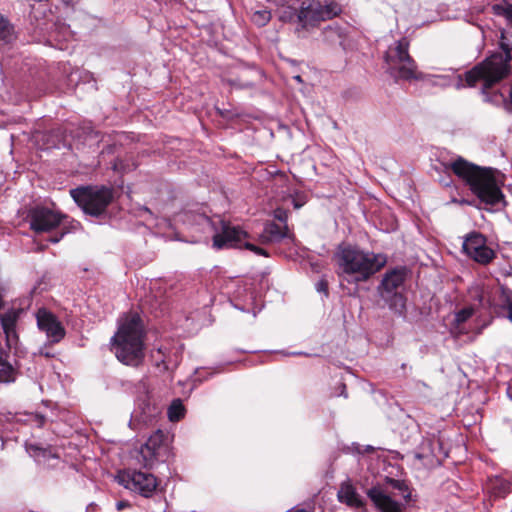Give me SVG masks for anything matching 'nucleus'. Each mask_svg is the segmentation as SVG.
I'll use <instances>...</instances> for the list:
<instances>
[{
    "instance_id": "nucleus-1",
    "label": "nucleus",
    "mask_w": 512,
    "mask_h": 512,
    "mask_svg": "<svg viewBox=\"0 0 512 512\" xmlns=\"http://www.w3.org/2000/svg\"><path fill=\"white\" fill-rule=\"evenodd\" d=\"M453 173L463 180L478 199L498 210L504 206L500 175L491 168H482L459 157L450 164Z\"/></svg>"
},
{
    "instance_id": "nucleus-2",
    "label": "nucleus",
    "mask_w": 512,
    "mask_h": 512,
    "mask_svg": "<svg viewBox=\"0 0 512 512\" xmlns=\"http://www.w3.org/2000/svg\"><path fill=\"white\" fill-rule=\"evenodd\" d=\"M144 326L137 313H129L119 319L118 330L111 338V349L123 364L137 367L145 357Z\"/></svg>"
},
{
    "instance_id": "nucleus-3",
    "label": "nucleus",
    "mask_w": 512,
    "mask_h": 512,
    "mask_svg": "<svg viewBox=\"0 0 512 512\" xmlns=\"http://www.w3.org/2000/svg\"><path fill=\"white\" fill-rule=\"evenodd\" d=\"M385 62L389 73L397 80H421L440 87L454 84L452 76L449 74L434 75L419 71L416 62L409 55V41L405 37L389 46L385 53Z\"/></svg>"
},
{
    "instance_id": "nucleus-4",
    "label": "nucleus",
    "mask_w": 512,
    "mask_h": 512,
    "mask_svg": "<svg viewBox=\"0 0 512 512\" xmlns=\"http://www.w3.org/2000/svg\"><path fill=\"white\" fill-rule=\"evenodd\" d=\"M336 259L340 274L352 282H363L380 271L387 263V256L362 250L356 246H340Z\"/></svg>"
},
{
    "instance_id": "nucleus-5",
    "label": "nucleus",
    "mask_w": 512,
    "mask_h": 512,
    "mask_svg": "<svg viewBox=\"0 0 512 512\" xmlns=\"http://www.w3.org/2000/svg\"><path fill=\"white\" fill-rule=\"evenodd\" d=\"M502 50L487 57L484 61L466 72L468 86L483 83V92L508 76L511 68V52L508 45L501 44Z\"/></svg>"
},
{
    "instance_id": "nucleus-6",
    "label": "nucleus",
    "mask_w": 512,
    "mask_h": 512,
    "mask_svg": "<svg viewBox=\"0 0 512 512\" xmlns=\"http://www.w3.org/2000/svg\"><path fill=\"white\" fill-rule=\"evenodd\" d=\"M297 26L295 29L299 38L306 37L305 33L317 27L322 21L329 20L341 12L335 1L304 0L299 10H295Z\"/></svg>"
},
{
    "instance_id": "nucleus-7",
    "label": "nucleus",
    "mask_w": 512,
    "mask_h": 512,
    "mask_svg": "<svg viewBox=\"0 0 512 512\" xmlns=\"http://www.w3.org/2000/svg\"><path fill=\"white\" fill-rule=\"evenodd\" d=\"M71 197L84 213L99 216L113 199V191L107 187H79L70 191Z\"/></svg>"
},
{
    "instance_id": "nucleus-8",
    "label": "nucleus",
    "mask_w": 512,
    "mask_h": 512,
    "mask_svg": "<svg viewBox=\"0 0 512 512\" xmlns=\"http://www.w3.org/2000/svg\"><path fill=\"white\" fill-rule=\"evenodd\" d=\"M391 489L401 491L402 497L406 502L410 499L407 486L403 482L393 479H390L384 486L376 485L371 487L367 490V496L380 512H403L404 504L394 499Z\"/></svg>"
},
{
    "instance_id": "nucleus-9",
    "label": "nucleus",
    "mask_w": 512,
    "mask_h": 512,
    "mask_svg": "<svg viewBox=\"0 0 512 512\" xmlns=\"http://www.w3.org/2000/svg\"><path fill=\"white\" fill-rule=\"evenodd\" d=\"M405 280L404 269H394L387 272L381 282V297L390 308L401 314L405 308V298L398 292Z\"/></svg>"
},
{
    "instance_id": "nucleus-10",
    "label": "nucleus",
    "mask_w": 512,
    "mask_h": 512,
    "mask_svg": "<svg viewBox=\"0 0 512 512\" xmlns=\"http://www.w3.org/2000/svg\"><path fill=\"white\" fill-rule=\"evenodd\" d=\"M116 480L124 488L145 498L151 497L158 486L153 474L136 470L120 471Z\"/></svg>"
},
{
    "instance_id": "nucleus-11",
    "label": "nucleus",
    "mask_w": 512,
    "mask_h": 512,
    "mask_svg": "<svg viewBox=\"0 0 512 512\" xmlns=\"http://www.w3.org/2000/svg\"><path fill=\"white\" fill-rule=\"evenodd\" d=\"M247 237V233L242 230L239 226H232L229 224H223L221 233H217L213 237V247L216 249H223L227 247H242L253 251L257 255L268 256L267 251L257 247L249 242L243 243V240Z\"/></svg>"
},
{
    "instance_id": "nucleus-12",
    "label": "nucleus",
    "mask_w": 512,
    "mask_h": 512,
    "mask_svg": "<svg viewBox=\"0 0 512 512\" xmlns=\"http://www.w3.org/2000/svg\"><path fill=\"white\" fill-rule=\"evenodd\" d=\"M164 438V434L157 431L141 446L138 462L145 468L153 469L158 463L165 461L168 447L164 444Z\"/></svg>"
},
{
    "instance_id": "nucleus-13",
    "label": "nucleus",
    "mask_w": 512,
    "mask_h": 512,
    "mask_svg": "<svg viewBox=\"0 0 512 512\" xmlns=\"http://www.w3.org/2000/svg\"><path fill=\"white\" fill-rule=\"evenodd\" d=\"M64 215L43 206H36L28 213L30 228L36 233H49L60 226Z\"/></svg>"
},
{
    "instance_id": "nucleus-14",
    "label": "nucleus",
    "mask_w": 512,
    "mask_h": 512,
    "mask_svg": "<svg viewBox=\"0 0 512 512\" xmlns=\"http://www.w3.org/2000/svg\"><path fill=\"white\" fill-rule=\"evenodd\" d=\"M35 317L38 329L45 333L50 344L59 343L64 338L65 328L52 312L46 308H40Z\"/></svg>"
},
{
    "instance_id": "nucleus-15",
    "label": "nucleus",
    "mask_w": 512,
    "mask_h": 512,
    "mask_svg": "<svg viewBox=\"0 0 512 512\" xmlns=\"http://www.w3.org/2000/svg\"><path fill=\"white\" fill-rule=\"evenodd\" d=\"M464 252L480 264H488L494 258V251L486 245V239L479 233H471L463 241Z\"/></svg>"
},
{
    "instance_id": "nucleus-16",
    "label": "nucleus",
    "mask_w": 512,
    "mask_h": 512,
    "mask_svg": "<svg viewBox=\"0 0 512 512\" xmlns=\"http://www.w3.org/2000/svg\"><path fill=\"white\" fill-rule=\"evenodd\" d=\"M22 313L23 309L14 307L3 312L0 310V325L9 349L16 348L18 345L17 323Z\"/></svg>"
},
{
    "instance_id": "nucleus-17",
    "label": "nucleus",
    "mask_w": 512,
    "mask_h": 512,
    "mask_svg": "<svg viewBox=\"0 0 512 512\" xmlns=\"http://www.w3.org/2000/svg\"><path fill=\"white\" fill-rule=\"evenodd\" d=\"M159 413V407L151 403L149 399L139 400L136 409L132 413L131 422H138L148 426L153 423Z\"/></svg>"
},
{
    "instance_id": "nucleus-18",
    "label": "nucleus",
    "mask_w": 512,
    "mask_h": 512,
    "mask_svg": "<svg viewBox=\"0 0 512 512\" xmlns=\"http://www.w3.org/2000/svg\"><path fill=\"white\" fill-rule=\"evenodd\" d=\"M338 498L340 502L345 503L347 506L355 509L356 511H365V502L363 498L357 493L356 489L349 482H344L338 491Z\"/></svg>"
},
{
    "instance_id": "nucleus-19",
    "label": "nucleus",
    "mask_w": 512,
    "mask_h": 512,
    "mask_svg": "<svg viewBox=\"0 0 512 512\" xmlns=\"http://www.w3.org/2000/svg\"><path fill=\"white\" fill-rule=\"evenodd\" d=\"M323 43L329 46L340 45L345 49V30L339 24L326 26L321 33Z\"/></svg>"
},
{
    "instance_id": "nucleus-20",
    "label": "nucleus",
    "mask_w": 512,
    "mask_h": 512,
    "mask_svg": "<svg viewBox=\"0 0 512 512\" xmlns=\"http://www.w3.org/2000/svg\"><path fill=\"white\" fill-rule=\"evenodd\" d=\"M287 236V229L271 222L265 225L263 233L261 234V240L263 243L279 242Z\"/></svg>"
},
{
    "instance_id": "nucleus-21",
    "label": "nucleus",
    "mask_w": 512,
    "mask_h": 512,
    "mask_svg": "<svg viewBox=\"0 0 512 512\" xmlns=\"http://www.w3.org/2000/svg\"><path fill=\"white\" fill-rule=\"evenodd\" d=\"M53 26L54 28L51 31L50 37L57 42L59 49H66V47L61 44V41H69L73 37L72 31L69 26L61 23L59 20H57Z\"/></svg>"
},
{
    "instance_id": "nucleus-22",
    "label": "nucleus",
    "mask_w": 512,
    "mask_h": 512,
    "mask_svg": "<svg viewBox=\"0 0 512 512\" xmlns=\"http://www.w3.org/2000/svg\"><path fill=\"white\" fill-rule=\"evenodd\" d=\"M16 378V371L7 360V354L0 349V382H13Z\"/></svg>"
},
{
    "instance_id": "nucleus-23",
    "label": "nucleus",
    "mask_w": 512,
    "mask_h": 512,
    "mask_svg": "<svg viewBox=\"0 0 512 512\" xmlns=\"http://www.w3.org/2000/svg\"><path fill=\"white\" fill-rule=\"evenodd\" d=\"M510 482L502 479V478H495L494 480H491L488 489L495 497H504L507 493L510 491Z\"/></svg>"
},
{
    "instance_id": "nucleus-24",
    "label": "nucleus",
    "mask_w": 512,
    "mask_h": 512,
    "mask_svg": "<svg viewBox=\"0 0 512 512\" xmlns=\"http://www.w3.org/2000/svg\"><path fill=\"white\" fill-rule=\"evenodd\" d=\"M168 418L172 422H177L184 417L185 408L180 399H175L168 408Z\"/></svg>"
},
{
    "instance_id": "nucleus-25",
    "label": "nucleus",
    "mask_w": 512,
    "mask_h": 512,
    "mask_svg": "<svg viewBox=\"0 0 512 512\" xmlns=\"http://www.w3.org/2000/svg\"><path fill=\"white\" fill-rule=\"evenodd\" d=\"M26 450L29 453L30 456L34 457L37 462H41L42 459H46L49 457H54L51 453V451L41 448L34 444H27Z\"/></svg>"
},
{
    "instance_id": "nucleus-26",
    "label": "nucleus",
    "mask_w": 512,
    "mask_h": 512,
    "mask_svg": "<svg viewBox=\"0 0 512 512\" xmlns=\"http://www.w3.org/2000/svg\"><path fill=\"white\" fill-rule=\"evenodd\" d=\"M494 10L497 15L503 16L508 25L512 27V3L497 4L494 6Z\"/></svg>"
},
{
    "instance_id": "nucleus-27",
    "label": "nucleus",
    "mask_w": 512,
    "mask_h": 512,
    "mask_svg": "<svg viewBox=\"0 0 512 512\" xmlns=\"http://www.w3.org/2000/svg\"><path fill=\"white\" fill-rule=\"evenodd\" d=\"M13 38L12 27L7 20L0 17V43H8Z\"/></svg>"
},
{
    "instance_id": "nucleus-28",
    "label": "nucleus",
    "mask_w": 512,
    "mask_h": 512,
    "mask_svg": "<svg viewBox=\"0 0 512 512\" xmlns=\"http://www.w3.org/2000/svg\"><path fill=\"white\" fill-rule=\"evenodd\" d=\"M254 24L259 27L265 26L271 20V13L268 10H258L251 17Z\"/></svg>"
},
{
    "instance_id": "nucleus-29",
    "label": "nucleus",
    "mask_w": 512,
    "mask_h": 512,
    "mask_svg": "<svg viewBox=\"0 0 512 512\" xmlns=\"http://www.w3.org/2000/svg\"><path fill=\"white\" fill-rule=\"evenodd\" d=\"M474 310L472 308H464L455 314V322L457 326L467 321L472 315Z\"/></svg>"
},
{
    "instance_id": "nucleus-30",
    "label": "nucleus",
    "mask_w": 512,
    "mask_h": 512,
    "mask_svg": "<svg viewBox=\"0 0 512 512\" xmlns=\"http://www.w3.org/2000/svg\"><path fill=\"white\" fill-rule=\"evenodd\" d=\"M503 296L504 305L508 309V318L512 322V291H505Z\"/></svg>"
},
{
    "instance_id": "nucleus-31",
    "label": "nucleus",
    "mask_w": 512,
    "mask_h": 512,
    "mask_svg": "<svg viewBox=\"0 0 512 512\" xmlns=\"http://www.w3.org/2000/svg\"><path fill=\"white\" fill-rule=\"evenodd\" d=\"M274 217L277 220H279L280 222L284 223V228L287 229L286 222H287V219H288V214H287V212L284 209H281V208L276 209L274 211Z\"/></svg>"
},
{
    "instance_id": "nucleus-32",
    "label": "nucleus",
    "mask_w": 512,
    "mask_h": 512,
    "mask_svg": "<svg viewBox=\"0 0 512 512\" xmlns=\"http://www.w3.org/2000/svg\"><path fill=\"white\" fill-rule=\"evenodd\" d=\"M67 233V231L62 230L61 232L57 233L55 236L49 237L48 241L51 243H58L64 235Z\"/></svg>"
},
{
    "instance_id": "nucleus-33",
    "label": "nucleus",
    "mask_w": 512,
    "mask_h": 512,
    "mask_svg": "<svg viewBox=\"0 0 512 512\" xmlns=\"http://www.w3.org/2000/svg\"><path fill=\"white\" fill-rule=\"evenodd\" d=\"M454 85H455V87H456L457 89L463 88V87L465 86V85H464V83H463V77H462V75H457V76H456V82H455V84H454Z\"/></svg>"
},
{
    "instance_id": "nucleus-34",
    "label": "nucleus",
    "mask_w": 512,
    "mask_h": 512,
    "mask_svg": "<svg viewBox=\"0 0 512 512\" xmlns=\"http://www.w3.org/2000/svg\"><path fill=\"white\" fill-rule=\"evenodd\" d=\"M316 288H317L318 292H326L327 291V284L324 281H320L319 283H317Z\"/></svg>"
},
{
    "instance_id": "nucleus-35",
    "label": "nucleus",
    "mask_w": 512,
    "mask_h": 512,
    "mask_svg": "<svg viewBox=\"0 0 512 512\" xmlns=\"http://www.w3.org/2000/svg\"><path fill=\"white\" fill-rule=\"evenodd\" d=\"M292 203H293L294 208L299 209V208H301L304 205L305 201L304 200L292 199Z\"/></svg>"
},
{
    "instance_id": "nucleus-36",
    "label": "nucleus",
    "mask_w": 512,
    "mask_h": 512,
    "mask_svg": "<svg viewBox=\"0 0 512 512\" xmlns=\"http://www.w3.org/2000/svg\"><path fill=\"white\" fill-rule=\"evenodd\" d=\"M198 217H199V221H200L201 223H203V224H207V225H210V224H211V221H210V219H209L207 216H205V215H199Z\"/></svg>"
},
{
    "instance_id": "nucleus-37",
    "label": "nucleus",
    "mask_w": 512,
    "mask_h": 512,
    "mask_svg": "<svg viewBox=\"0 0 512 512\" xmlns=\"http://www.w3.org/2000/svg\"><path fill=\"white\" fill-rule=\"evenodd\" d=\"M275 1L282 6H287L288 8H291V5H290L291 0H275Z\"/></svg>"
},
{
    "instance_id": "nucleus-38",
    "label": "nucleus",
    "mask_w": 512,
    "mask_h": 512,
    "mask_svg": "<svg viewBox=\"0 0 512 512\" xmlns=\"http://www.w3.org/2000/svg\"><path fill=\"white\" fill-rule=\"evenodd\" d=\"M127 506H128V503L125 502V501H119L116 504V507H117L118 510H122V509H124Z\"/></svg>"
},
{
    "instance_id": "nucleus-39",
    "label": "nucleus",
    "mask_w": 512,
    "mask_h": 512,
    "mask_svg": "<svg viewBox=\"0 0 512 512\" xmlns=\"http://www.w3.org/2000/svg\"><path fill=\"white\" fill-rule=\"evenodd\" d=\"M35 421H36V424L38 426H42L43 423H44V417L43 416H39V415H36L35 416Z\"/></svg>"
},
{
    "instance_id": "nucleus-40",
    "label": "nucleus",
    "mask_w": 512,
    "mask_h": 512,
    "mask_svg": "<svg viewBox=\"0 0 512 512\" xmlns=\"http://www.w3.org/2000/svg\"><path fill=\"white\" fill-rule=\"evenodd\" d=\"M78 0H63V3L67 6V7H73L76 3H77Z\"/></svg>"
},
{
    "instance_id": "nucleus-41",
    "label": "nucleus",
    "mask_w": 512,
    "mask_h": 512,
    "mask_svg": "<svg viewBox=\"0 0 512 512\" xmlns=\"http://www.w3.org/2000/svg\"><path fill=\"white\" fill-rule=\"evenodd\" d=\"M3 291H4V289L0 286V310H2L3 305H4V303H3Z\"/></svg>"
},
{
    "instance_id": "nucleus-42",
    "label": "nucleus",
    "mask_w": 512,
    "mask_h": 512,
    "mask_svg": "<svg viewBox=\"0 0 512 512\" xmlns=\"http://www.w3.org/2000/svg\"><path fill=\"white\" fill-rule=\"evenodd\" d=\"M3 291H4V289L0 286V310H2L3 305H4V303H3Z\"/></svg>"
},
{
    "instance_id": "nucleus-43",
    "label": "nucleus",
    "mask_w": 512,
    "mask_h": 512,
    "mask_svg": "<svg viewBox=\"0 0 512 512\" xmlns=\"http://www.w3.org/2000/svg\"><path fill=\"white\" fill-rule=\"evenodd\" d=\"M292 17H293V14H290V15H286V12L281 16V19L283 20H292Z\"/></svg>"
},
{
    "instance_id": "nucleus-44",
    "label": "nucleus",
    "mask_w": 512,
    "mask_h": 512,
    "mask_svg": "<svg viewBox=\"0 0 512 512\" xmlns=\"http://www.w3.org/2000/svg\"><path fill=\"white\" fill-rule=\"evenodd\" d=\"M294 78H295L298 82H301V81H302V80H301V77H300L299 75L295 76Z\"/></svg>"
},
{
    "instance_id": "nucleus-45",
    "label": "nucleus",
    "mask_w": 512,
    "mask_h": 512,
    "mask_svg": "<svg viewBox=\"0 0 512 512\" xmlns=\"http://www.w3.org/2000/svg\"><path fill=\"white\" fill-rule=\"evenodd\" d=\"M302 353L301 352H292L290 353V355H301Z\"/></svg>"
},
{
    "instance_id": "nucleus-46",
    "label": "nucleus",
    "mask_w": 512,
    "mask_h": 512,
    "mask_svg": "<svg viewBox=\"0 0 512 512\" xmlns=\"http://www.w3.org/2000/svg\"><path fill=\"white\" fill-rule=\"evenodd\" d=\"M416 457H417L418 459H421V458H422V456H421L420 454H416Z\"/></svg>"
},
{
    "instance_id": "nucleus-47",
    "label": "nucleus",
    "mask_w": 512,
    "mask_h": 512,
    "mask_svg": "<svg viewBox=\"0 0 512 512\" xmlns=\"http://www.w3.org/2000/svg\"><path fill=\"white\" fill-rule=\"evenodd\" d=\"M509 396H510V398H511V400H512V391L509 393Z\"/></svg>"
}]
</instances>
